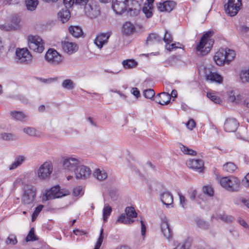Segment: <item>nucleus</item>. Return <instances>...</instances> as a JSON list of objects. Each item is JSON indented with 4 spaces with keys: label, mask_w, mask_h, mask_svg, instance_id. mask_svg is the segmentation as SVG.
I'll return each instance as SVG.
<instances>
[{
    "label": "nucleus",
    "mask_w": 249,
    "mask_h": 249,
    "mask_svg": "<svg viewBox=\"0 0 249 249\" xmlns=\"http://www.w3.org/2000/svg\"><path fill=\"white\" fill-rule=\"evenodd\" d=\"M213 34V32L208 31L201 37L198 44L196 47V50L199 52V55H205L210 51L214 43V40L211 38Z\"/></svg>",
    "instance_id": "f257e3e1"
},
{
    "label": "nucleus",
    "mask_w": 249,
    "mask_h": 249,
    "mask_svg": "<svg viewBox=\"0 0 249 249\" xmlns=\"http://www.w3.org/2000/svg\"><path fill=\"white\" fill-rule=\"evenodd\" d=\"M219 182L223 188L231 192H237L240 188V180L232 176L221 178Z\"/></svg>",
    "instance_id": "f03ea898"
},
{
    "label": "nucleus",
    "mask_w": 249,
    "mask_h": 249,
    "mask_svg": "<svg viewBox=\"0 0 249 249\" xmlns=\"http://www.w3.org/2000/svg\"><path fill=\"white\" fill-rule=\"evenodd\" d=\"M21 202L24 205H30L33 203L36 195V188L33 185L26 184L23 188Z\"/></svg>",
    "instance_id": "7ed1b4c3"
},
{
    "label": "nucleus",
    "mask_w": 249,
    "mask_h": 249,
    "mask_svg": "<svg viewBox=\"0 0 249 249\" xmlns=\"http://www.w3.org/2000/svg\"><path fill=\"white\" fill-rule=\"evenodd\" d=\"M28 45L31 50L41 53L44 50V43L42 39L37 35H29L27 37Z\"/></svg>",
    "instance_id": "20e7f679"
},
{
    "label": "nucleus",
    "mask_w": 249,
    "mask_h": 249,
    "mask_svg": "<svg viewBox=\"0 0 249 249\" xmlns=\"http://www.w3.org/2000/svg\"><path fill=\"white\" fill-rule=\"evenodd\" d=\"M15 60L18 64L28 65L32 61V55L27 48H17Z\"/></svg>",
    "instance_id": "39448f33"
},
{
    "label": "nucleus",
    "mask_w": 249,
    "mask_h": 249,
    "mask_svg": "<svg viewBox=\"0 0 249 249\" xmlns=\"http://www.w3.org/2000/svg\"><path fill=\"white\" fill-rule=\"evenodd\" d=\"M45 59L53 66H57L61 64L63 61V57L54 49H49L47 51Z\"/></svg>",
    "instance_id": "423d86ee"
},
{
    "label": "nucleus",
    "mask_w": 249,
    "mask_h": 249,
    "mask_svg": "<svg viewBox=\"0 0 249 249\" xmlns=\"http://www.w3.org/2000/svg\"><path fill=\"white\" fill-rule=\"evenodd\" d=\"M242 6L241 0H228V3L224 6L226 14L233 17L235 16Z\"/></svg>",
    "instance_id": "0eeeda50"
},
{
    "label": "nucleus",
    "mask_w": 249,
    "mask_h": 249,
    "mask_svg": "<svg viewBox=\"0 0 249 249\" xmlns=\"http://www.w3.org/2000/svg\"><path fill=\"white\" fill-rule=\"evenodd\" d=\"M68 194V190L61 189L59 186L56 185L46 191L45 196L46 200H50L59 198Z\"/></svg>",
    "instance_id": "6e6552de"
},
{
    "label": "nucleus",
    "mask_w": 249,
    "mask_h": 249,
    "mask_svg": "<svg viewBox=\"0 0 249 249\" xmlns=\"http://www.w3.org/2000/svg\"><path fill=\"white\" fill-rule=\"evenodd\" d=\"M81 160L74 157H67L63 160V167L67 171L75 172L81 164Z\"/></svg>",
    "instance_id": "1a4fd4ad"
},
{
    "label": "nucleus",
    "mask_w": 249,
    "mask_h": 249,
    "mask_svg": "<svg viewBox=\"0 0 249 249\" xmlns=\"http://www.w3.org/2000/svg\"><path fill=\"white\" fill-rule=\"evenodd\" d=\"M53 170L52 163L45 162L42 164L37 171V176L40 179H46L50 178Z\"/></svg>",
    "instance_id": "9d476101"
},
{
    "label": "nucleus",
    "mask_w": 249,
    "mask_h": 249,
    "mask_svg": "<svg viewBox=\"0 0 249 249\" xmlns=\"http://www.w3.org/2000/svg\"><path fill=\"white\" fill-rule=\"evenodd\" d=\"M160 227L161 231L165 238L168 240L172 238L173 234V231L170 227L169 220L166 216L161 218Z\"/></svg>",
    "instance_id": "9b49d317"
},
{
    "label": "nucleus",
    "mask_w": 249,
    "mask_h": 249,
    "mask_svg": "<svg viewBox=\"0 0 249 249\" xmlns=\"http://www.w3.org/2000/svg\"><path fill=\"white\" fill-rule=\"evenodd\" d=\"M128 0H112V8L118 15H122L126 11Z\"/></svg>",
    "instance_id": "f8f14e48"
},
{
    "label": "nucleus",
    "mask_w": 249,
    "mask_h": 249,
    "mask_svg": "<svg viewBox=\"0 0 249 249\" xmlns=\"http://www.w3.org/2000/svg\"><path fill=\"white\" fill-rule=\"evenodd\" d=\"M141 6L138 0H131L130 3H127V14L130 17H136L140 13Z\"/></svg>",
    "instance_id": "ddd939ff"
},
{
    "label": "nucleus",
    "mask_w": 249,
    "mask_h": 249,
    "mask_svg": "<svg viewBox=\"0 0 249 249\" xmlns=\"http://www.w3.org/2000/svg\"><path fill=\"white\" fill-rule=\"evenodd\" d=\"M74 174L77 179H85L89 177L91 170L89 167L80 164L75 170Z\"/></svg>",
    "instance_id": "4468645a"
},
{
    "label": "nucleus",
    "mask_w": 249,
    "mask_h": 249,
    "mask_svg": "<svg viewBox=\"0 0 249 249\" xmlns=\"http://www.w3.org/2000/svg\"><path fill=\"white\" fill-rule=\"evenodd\" d=\"M111 35V32L99 34L94 39V43L99 48L101 49L103 45L108 42V40Z\"/></svg>",
    "instance_id": "2eb2a0df"
},
{
    "label": "nucleus",
    "mask_w": 249,
    "mask_h": 249,
    "mask_svg": "<svg viewBox=\"0 0 249 249\" xmlns=\"http://www.w3.org/2000/svg\"><path fill=\"white\" fill-rule=\"evenodd\" d=\"M239 123L235 119L230 118L225 121L224 128L226 132H233L237 129Z\"/></svg>",
    "instance_id": "dca6fc26"
},
{
    "label": "nucleus",
    "mask_w": 249,
    "mask_h": 249,
    "mask_svg": "<svg viewBox=\"0 0 249 249\" xmlns=\"http://www.w3.org/2000/svg\"><path fill=\"white\" fill-rule=\"evenodd\" d=\"M186 164L191 168L199 172H202L204 168L203 161L200 159H192L188 160Z\"/></svg>",
    "instance_id": "f3484780"
},
{
    "label": "nucleus",
    "mask_w": 249,
    "mask_h": 249,
    "mask_svg": "<svg viewBox=\"0 0 249 249\" xmlns=\"http://www.w3.org/2000/svg\"><path fill=\"white\" fill-rule=\"evenodd\" d=\"M85 13L90 18H95L100 15V10L97 6H92L88 4L85 7Z\"/></svg>",
    "instance_id": "a211bd4d"
},
{
    "label": "nucleus",
    "mask_w": 249,
    "mask_h": 249,
    "mask_svg": "<svg viewBox=\"0 0 249 249\" xmlns=\"http://www.w3.org/2000/svg\"><path fill=\"white\" fill-rule=\"evenodd\" d=\"M154 100L161 105H166L170 102L171 95L167 92L160 93L155 96Z\"/></svg>",
    "instance_id": "6ab92c4d"
},
{
    "label": "nucleus",
    "mask_w": 249,
    "mask_h": 249,
    "mask_svg": "<svg viewBox=\"0 0 249 249\" xmlns=\"http://www.w3.org/2000/svg\"><path fill=\"white\" fill-rule=\"evenodd\" d=\"M62 47L63 50L69 54H72L78 50V46L75 43L69 41L62 42Z\"/></svg>",
    "instance_id": "aec40b11"
},
{
    "label": "nucleus",
    "mask_w": 249,
    "mask_h": 249,
    "mask_svg": "<svg viewBox=\"0 0 249 249\" xmlns=\"http://www.w3.org/2000/svg\"><path fill=\"white\" fill-rule=\"evenodd\" d=\"M176 6V3L173 1L167 0L163 3H160L158 5V9L161 12H170L173 10Z\"/></svg>",
    "instance_id": "412c9836"
},
{
    "label": "nucleus",
    "mask_w": 249,
    "mask_h": 249,
    "mask_svg": "<svg viewBox=\"0 0 249 249\" xmlns=\"http://www.w3.org/2000/svg\"><path fill=\"white\" fill-rule=\"evenodd\" d=\"M160 200L163 204L168 207L173 203V196L169 191H165L160 195Z\"/></svg>",
    "instance_id": "4be33fe9"
},
{
    "label": "nucleus",
    "mask_w": 249,
    "mask_h": 249,
    "mask_svg": "<svg viewBox=\"0 0 249 249\" xmlns=\"http://www.w3.org/2000/svg\"><path fill=\"white\" fill-rule=\"evenodd\" d=\"M215 63L220 66L224 65L226 63L225 56L223 53V49H219L213 56Z\"/></svg>",
    "instance_id": "5701e85b"
},
{
    "label": "nucleus",
    "mask_w": 249,
    "mask_h": 249,
    "mask_svg": "<svg viewBox=\"0 0 249 249\" xmlns=\"http://www.w3.org/2000/svg\"><path fill=\"white\" fill-rule=\"evenodd\" d=\"M162 38L156 33H151L147 37L146 44L151 45L161 42Z\"/></svg>",
    "instance_id": "b1692460"
},
{
    "label": "nucleus",
    "mask_w": 249,
    "mask_h": 249,
    "mask_svg": "<svg viewBox=\"0 0 249 249\" xmlns=\"http://www.w3.org/2000/svg\"><path fill=\"white\" fill-rule=\"evenodd\" d=\"M70 33L74 37L78 38L83 36V32L81 27L78 26H71L69 28Z\"/></svg>",
    "instance_id": "393cba45"
},
{
    "label": "nucleus",
    "mask_w": 249,
    "mask_h": 249,
    "mask_svg": "<svg viewBox=\"0 0 249 249\" xmlns=\"http://www.w3.org/2000/svg\"><path fill=\"white\" fill-rule=\"evenodd\" d=\"M206 77L207 80L212 82H215L219 84L223 82V77L216 72L210 71L209 73L206 74Z\"/></svg>",
    "instance_id": "a878e982"
},
{
    "label": "nucleus",
    "mask_w": 249,
    "mask_h": 249,
    "mask_svg": "<svg viewBox=\"0 0 249 249\" xmlns=\"http://www.w3.org/2000/svg\"><path fill=\"white\" fill-rule=\"evenodd\" d=\"M58 18L62 21V23H64L67 22L71 17V14L68 8L65 9H62L58 13Z\"/></svg>",
    "instance_id": "bb28decb"
},
{
    "label": "nucleus",
    "mask_w": 249,
    "mask_h": 249,
    "mask_svg": "<svg viewBox=\"0 0 249 249\" xmlns=\"http://www.w3.org/2000/svg\"><path fill=\"white\" fill-rule=\"evenodd\" d=\"M25 160V158L23 156L18 155L17 156L15 159L14 161L9 167V169L10 170H12L16 169L17 167L21 165Z\"/></svg>",
    "instance_id": "cd10ccee"
},
{
    "label": "nucleus",
    "mask_w": 249,
    "mask_h": 249,
    "mask_svg": "<svg viewBox=\"0 0 249 249\" xmlns=\"http://www.w3.org/2000/svg\"><path fill=\"white\" fill-rule=\"evenodd\" d=\"M223 53L225 56L226 63L229 64L230 62L232 61L235 56V52L231 49H223Z\"/></svg>",
    "instance_id": "c85d7f7f"
},
{
    "label": "nucleus",
    "mask_w": 249,
    "mask_h": 249,
    "mask_svg": "<svg viewBox=\"0 0 249 249\" xmlns=\"http://www.w3.org/2000/svg\"><path fill=\"white\" fill-rule=\"evenodd\" d=\"M135 28L130 22H126L123 26V33L125 35H129L132 34Z\"/></svg>",
    "instance_id": "c756f323"
},
{
    "label": "nucleus",
    "mask_w": 249,
    "mask_h": 249,
    "mask_svg": "<svg viewBox=\"0 0 249 249\" xmlns=\"http://www.w3.org/2000/svg\"><path fill=\"white\" fill-rule=\"evenodd\" d=\"M10 114L15 119L19 121H24L27 117V116L22 111H11Z\"/></svg>",
    "instance_id": "7c9ffc66"
},
{
    "label": "nucleus",
    "mask_w": 249,
    "mask_h": 249,
    "mask_svg": "<svg viewBox=\"0 0 249 249\" xmlns=\"http://www.w3.org/2000/svg\"><path fill=\"white\" fill-rule=\"evenodd\" d=\"M93 176L99 180H103L107 177V172L104 170L97 169L93 173Z\"/></svg>",
    "instance_id": "2f4dec72"
},
{
    "label": "nucleus",
    "mask_w": 249,
    "mask_h": 249,
    "mask_svg": "<svg viewBox=\"0 0 249 249\" xmlns=\"http://www.w3.org/2000/svg\"><path fill=\"white\" fill-rule=\"evenodd\" d=\"M153 5L149 4H144L142 8V11L145 15L146 18H150L153 16Z\"/></svg>",
    "instance_id": "473e14b6"
},
{
    "label": "nucleus",
    "mask_w": 249,
    "mask_h": 249,
    "mask_svg": "<svg viewBox=\"0 0 249 249\" xmlns=\"http://www.w3.org/2000/svg\"><path fill=\"white\" fill-rule=\"evenodd\" d=\"M239 75L243 83H249V67L241 70Z\"/></svg>",
    "instance_id": "72a5a7b5"
},
{
    "label": "nucleus",
    "mask_w": 249,
    "mask_h": 249,
    "mask_svg": "<svg viewBox=\"0 0 249 249\" xmlns=\"http://www.w3.org/2000/svg\"><path fill=\"white\" fill-rule=\"evenodd\" d=\"M117 222L120 223L129 225L132 224L134 220L130 217H128L126 214L122 213L118 218Z\"/></svg>",
    "instance_id": "f704fd0d"
},
{
    "label": "nucleus",
    "mask_w": 249,
    "mask_h": 249,
    "mask_svg": "<svg viewBox=\"0 0 249 249\" xmlns=\"http://www.w3.org/2000/svg\"><path fill=\"white\" fill-rule=\"evenodd\" d=\"M223 169L226 172L232 173L237 169V166L233 162H229L224 164Z\"/></svg>",
    "instance_id": "c9c22d12"
},
{
    "label": "nucleus",
    "mask_w": 249,
    "mask_h": 249,
    "mask_svg": "<svg viewBox=\"0 0 249 249\" xmlns=\"http://www.w3.org/2000/svg\"><path fill=\"white\" fill-rule=\"evenodd\" d=\"M122 64L125 69H132L136 67L138 63L134 59H127L124 60Z\"/></svg>",
    "instance_id": "e433bc0d"
},
{
    "label": "nucleus",
    "mask_w": 249,
    "mask_h": 249,
    "mask_svg": "<svg viewBox=\"0 0 249 249\" xmlns=\"http://www.w3.org/2000/svg\"><path fill=\"white\" fill-rule=\"evenodd\" d=\"M27 9L30 11H34L38 5L37 0H26Z\"/></svg>",
    "instance_id": "4c0bfd02"
},
{
    "label": "nucleus",
    "mask_w": 249,
    "mask_h": 249,
    "mask_svg": "<svg viewBox=\"0 0 249 249\" xmlns=\"http://www.w3.org/2000/svg\"><path fill=\"white\" fill-rule=\"evenodd\" d=\"M62 87L65 89L71 90L74 89L75 84L71 80L67 79L63 81Z\"/></svg>",
    "instance_id": "58836bf2"
},
{
    "label": "nucleus",
    "mask_w": 249,
    "mask_h": 249,
    "mask_svg": "<svg viewBox=\"0 0 249 249\" xmlns=\"http://www.w3.org/2000/svg\"><path fill=\"white\" fill-rule=\"evenodd\" d=\"M111 212L112 208L110 206L106 205L104 206V207L103 208V220L105 222H106L107 221V219L110 215Z\"/></svg>",
    "instance_id": "ea45409f"
},
{
    "label": "nucleus",
    "mask_w": 249,
    "mask_h": 249,
    "mask_svg": "<svg viewBox=\"0 0 249 249\" xmlns=\"http://www.w3.org/2000/svg\"><path fill=\"white\" fill-rule=\"evenodd\" d=\"M179 146L181 151L184 154L192 156H195L196 155V152L193 149H190L182 144H179Z\"/></svg>",
    "instance_id": "a19ab883"
},
{
    "label": "nucleus",
    "mask_w": 249,
    "mask_h": 249,
    "mask_svg": "<svg viewBox=\"0 0 249 249\" xmlns=\"http://www.w3.org/2000/svg\"><path fill=\"white\" fill-rule=\"evenodd\" d=\"M125 212L128 217L132 219L137 217V213L136 212L135 209L132 207H127L125 208Z\"/></svg>",
    "instance_id": "79ce46f5"
},
{
    "label": "nucleus",
    "mask_w": 249,
    "mask_h": 249,
    "mask_svg": "<svg viewBox=\"0 0 249 249\" xmlns=\"http://www.w3.org/2000/svg\"><path fill=\"white\" fill-rule=\"evenodd\" d=\"M38 238L36 237L35 234V230L34 228L30 229L27 236L26 237V241L27 242L33 241L37 240Z\"/></svg>",
    "instance_id": "37998d69"
},
{
    "label": "nucleus",
    "mask_w": 249,
    "mask_h": 249,
    "mask_svg": "<svg viewBox=\"0 0 249 249\" xmlns=\"http://www.w3.org/2000/svg\"><path fill=\"white\" fill-rule=\"evenodd\" d=\"M195 222L197 225L201 229L205 230L208 228V224L206 221H204L203 220L199 218H196Z\"/></svg>",
    "instance_id": "c03bdc74"
},
{
    "label": "nucleus",
    "mask_w": 249,
    "mask_h": 249,
    "mask_svg": "<svg viewBox=\"0 0 249 249\" xmlns=\"http://www.w3.org/2000/svg\"><path fill=\"white\" fill-rule=\"evenodd\" d=\"M178 194L179 197V204L182 208L186 209L188 206V200L185 197L183 196L180 192H178Z\"/></svg>",
    "instance_id": "a18cd8bd"
},
{
    "label": "nucleus",
    "mask_w": 249,
    "mask_h": 249,
    "mask_svg": "<svg viewBox=\"0 0 249 249\" xmlns=\"http://www.w3.org/2000/svg\"><path fill=\"white\" fill-rule=\"evenodd\" d=\"M103 232L104 229L103 228H101L100 231V235L97 239V241L96 243L95 247L94 249H99L103 241Z\"/></svg>",
    "instance_id": "49530a36"
},
{
    "label": "nucleus",
    "mask_w": 249,
    "mask_h": 249,
    "mask_svg": "<svg viewBox=\"0 0 249 249\" xmlns=\"http://www.w3.org/2000/svg\"><path fill=\"white\" fill-rule=\"evenodd\" d=\"M0 29L2 31H10L15 30V26L12 24L6 23L4 24L0 25Z\"/></svg>",
    "instance_id": "de8ad7c7"
},
{
    "label": "nucleus",
    "mask_w": 249,
    "mask_h": 249,
    "mask_svg": "<svg viewBox=\"0 0 249 249\" xmlns=\"http://www.w3.org/2000/svg\"><path fill=\"white\" fill-rule=\"evenodd\" d=\"M0 139L5 141L14 140V135L10 133H1L0 134Z\"/></svg>",
    "instance_id": "09e8293b"
},
{
    "label": "nucleus",
    "mask_w": 249,
    "mask_h": 249,
    "mask_svg": "<svg viewBox=\"0 0 249 249\" xmlns=\"http://www.w3.org/2000/svg\"><path fill=\"white\" fill-rule=\"evenodd\" d=\"M155 94V91L153 89H147L144 90L143 91V95L147 99H152Z\"/></svg>",
    "instance_id": "8fccbe9b"
},
{
    "label": "nucleus",
    "mask_w": 249,
    "mask_h": 249,
    "mask_svg": "<svg viewBox=\"0 0 249 249\" xmlns=\"http://www.w3.org/2000/svg\"><path fill=\"white\" fill-rule=\"evenodd\" d=\"M203 193L208 196H212L213 195L214 191L210 186H205L203 187Z\"/></svg>",
    "instance_id": "3c124183"
},
{
    "label": "nucleus",
    "mask_w": 249,
    "mask_h": 249,
    "mask_svg": "<svg viewBox=\"0 0 249 249\" xmlns=\"http://www.w3.org/2000/svg\"><path fill=\"white\" fill-rule=\"evenodd\" d=\"M163 40L167 44H169L173 41V37L171 34L167 30L165 32Z\"/></svg>",
    "instance_id": "603ef678"
},
{
    "label": "nucleus",
    "mask_w": 249,
    "mask_h": 249,
    "mask_svg": "<svg viewBox=\"0 0 249 249\" xmlns=\"http://www.w3.org/2000/svg\"><path fill=\"white\" fill-rule=\"evenodd\" d=\"M188 193L190 199L192 201H194L197 194L196 190L193 188H190L188 190Z\"/></svg>",
    "instance_id": "864d4df0"
},
{
    "label": "nucleus",
    "mask_w": 249,
    "mask_h": 249,
    "mask_svg": "<svg viewBox=\"0 0 249 249\" xmlns=\"http://www.w3.org/2000/svg\"><path fill=\"white\" fill-rule=\"evenodd\" d=\"M23 131L24 133L30 136H35L36 134V130L33 127H27L24 128Z\"/></svg>",
    "instance_id": "5fc2aeb1"
},
{
    "label": "nucleus",
    "mask_w": 249,
    "mask_h": 249,
    "mask_svg": "<svg viewBox=\"0 0 249 249\" xmlns=\"http://www.w3.org/2000/svg\"><path fill=\"white\" fill-rule=\"evenodd\" d=\"M7 244L15 245L17 243V240L16 236L14 235H10L9 236L6 241Z\"/></svg>",
    "instance_id": "6e6d98bb"
},
{
    "label": "nucleus",
    "mask_w": 249,
    "mask_h": 249,
    "mask_svg": "<svg viewBox=\"0 0 249 249\" xmlns=\"http://www.w3.org/2000/svg\"><path fill=\"white\" fill-rule=\"evenodd\" d=\"M20 22V19L18 16H14L11 18V23L13 26H15V30H16L18 26L19 23Z\"/></svg>",
    "instance_id": "4d7b16f0"
},
{
    "label": "nucleus",
    "mask_w": 249,
    "mask_h": 249,
    "mask_svg": "<svg viewBox=\"0 0 249 249\" xmlns=\"http://www.w3.org/2000/svg\"><path fill=\"white\" fill-rule=\"evenodd\" d=\"M207 97L212 101L214 102L215 103H219L220 101V99L218 96L214 95L211 93H207Z\"/></svg>",
    "instance_id": "13d9d810"
},
{
    "label": "nucleus",
    "mask_w": 249,
    "mask_h": 249,
    "mask_svg": "<svg viewBox=\"0 0 249 249\" xmlns=\"http://www.w3.org/2000/svg\"><path fill=\"white\" fill-rule=\"evenodd\" d=\"M242 184L246 188H249V173L242 179Z\"/></svg>",
    "instance_id": "bf43d9fd"
},
{
    "label": "nucleus",
    "mask_w": 249,
    "mask_h": 249,
    "mask_svg": "<svg viewBox=\"0 0 249 249\" xmlns=\"http://www.w3.org/2000/svg\"><path fill=\"white\" fill-rule=\"evenodd\" d=\"M219 218L226 222H231L233 220V217L231 216L226 214L220 215Z\"/></svg>",
    "instance_id": "052dcab7"
},
{
    "label": "nucleus",
    "mask_w": 249,
    "mask_h": 249,
    "mask_svg": "<svg viewBox=\"0 0 249 249\" xmlns=\"http://www.w3.org/2000/svg\"><path fill=\"white\" fill-rule=\"evenodd\" d=\"M75 3V0H64L63 3L65 8H69L71 7Z\"/></svg>",
    "instance_id": "680f3d73"
},
{
    "label": "nucleus",
    "mask_w": 249,
    "mask_h": 249,
    "mask_svg": "<svg viewBox=\"0 0 249 249\" xmlns=\"http://www.w3.org/2000/svg\"><path fill=\"white\" fill-rule=\"evenodd\" d=\"M186 126L190 130H192L196 126V123L193 119L189 120L186 123Z\"/></svg>",
    "instance_id": "e2e57ef3"
},
{
    "label": "nucleus",
    "mask_w": 249,
    "mask_h": 249,
    "mask_svg": "<svg viewBox=\"0 0 249 249\" xmlns=\"http://www.w3.org/2000/svg\"><path fill=\"white\" fill-rule=\"evenodd\" d=\"M141 234L142 236H144L146 232V225L145 222L143 220H141Z\"/></svg>",
    "instance_id": "0e129e2a"
},
{
    "label": "nucleus",
    "mask_w": 249,
    "mask_h": 249,
    "mask_svg": "<svg viewBox=\"0 0 249 249\" xmlns=\"http://www.w3.org/2000/svg\"><path fill=\"white\" fill-rule=\"evenodd\" d=\"M89 0H75V3L76 4L86 6L87 5V3L88 2Z\"/></svg>",
    "instance_id": "69168bd1"
},
{
    "label": "nucleus",
    "mask_w": 249,
    "mask_h": 249,
    "mask_svg": "<svg viewBox=\"0 0 249 249\" xmlns=\"http://www.w3.org/2000/svg\"><path fill=\"white\" fill-rule=\"evenodd\" d=\"M238 223L244 228H248L249 227L248 224L244 219L239 218L238 219Z\"/></svg>",
    "instance_id": "338daca9"
},
{
    "label": "nucleus",
    "mask_w": 249,
    "mask_h": 249,
    "mask_svg": "<svg viewBox=\"0 0 249 249\" xmlns=\"http://www.w3.org/2000/svg\"><path fill=\"white\" fill-rule=\"evenodd\" d=\"M229 100L231 102H236V97L233 91L230 92L229 96Z\"/></svg>",
    "instance_id": "774afa93"
}]
</instances>
